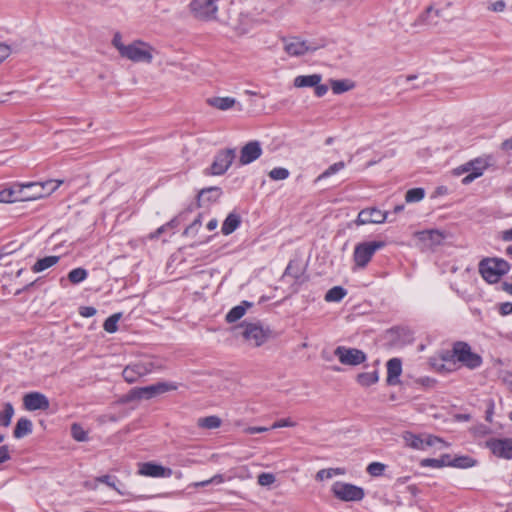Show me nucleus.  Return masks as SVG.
<instances>
[{"label":"nucleus","mask_w":512,"mask_h":512,"mask_svg":"<svg viewBox=\"0 0 512 512\" xmlns=\"http://www.w3.org/2000/svg\"><path fill=\"white\" fill-rule=\"evenodd\" d=\"M222 420L216 415L201 417L197 420V426L201 429H217L221 426Z\"/></svg>","instance_id":"nucleus-29"},{"label":"nucleus","mask_w":512,"mask_h":512,"mask_svg":"<svg viewBox=\"0 0 512 512\" xmlns=\"http://www.w3.org/2000/svg\"><path fill=\"white\" fill-rule=\"evenodd\" d=\"M10 458L9 449L7 445L0 447V464L6 462Z\"/></svg>","instance_id":"nucleus-59"},{"label":"nucleus","mask_w":512,"mask_h":512,"mask_svg":"<svg viewBox=\"0 0 512 512\" xmlns=\"http://www.w3.org/2000/svg\"><path fill=\"white\" fill-rule=\"evenodd\" d=\"M345 474L343 468H329L319 470L316 474V480L330 479L334 476H341Z\"/></svg>","instance_id":"nucleus-36"},{"label":"nucleus","mask_w":512,"mask_h":512,"mask_svg":"<svg viewBox=\"0 0 512 512\" xmlns=\"http://www.w3.org/2000/svg\"><path fill=\"white\" fill-rule=\"evenodd\" d=\"M425 196L423 188H413L406 192L405 200L408 203L421 201Z\"/></svg>","instance_id":"nucleus-39"},{"label":"nucleus","mask_w":512,"mask_h":512,"mask_svg":"<svg viewBox=\"0 0 512 512\" xmlns=\"http://www.w3.org/2000/svg\"><path fill=\"white\" fill-rule=\"evenodd\" d=\"M23 404L26 410H47L50 406L48 398L40 392H30L24 395Z\"/></svg>","instance_id":"nucleus-19"},{"label":"nucleus","mask_w":512,"mask_h":512,"mask_svg":"<svg viewBox=\"0 0 512 512\" xmlns=\"http://www.w3.org/2000/svg\"><path fill=\"white\" fill-rule=\"evenodd\" d=\"M222 194V191L219 187H209L202 189L198 194V206H201V201H204L205 198L207 201H216Z\"/></svg>","instance_id":"nucleus-30"},{"label":"nucleus","mask_w":512,"mask_h":512,"mask_svg":"<svg viewBox=\"0 0 512 512\" xmlns=\"http://www.w3.org/2000/svg\"><path fill=\"white\" fill-rule=\"evenodd\" d=\"M32 426L33 425H32L31 420H29L25 417L20 418L17 421L14 432H13L14 437L17 439H20V438L27 436L28 434H30L32 432Z\"/></svg>","instance_id":"nucleus-26"},{"label":"nucleus","mask_w":512,"mask_h":512,"mask_svg":"<svg viewBox=\"0 0 512 512\" xmlns=\"http://www.w3.org/2000/svg\"><path fill=\"white\" fill-rule=\"evenodd\" d=\"M434 12L435 17L438 18L441 16L440 10H434L432 6L427 7L424 14L421 15L420 20L423 23H426L428 25H435L437 23L436 20H430V14Z\"/></svg>","instance_id":"nucleus-46"},{"label":"nucleus","mask_w":512,"mask_h":512,"mask_svg":"<svg viewBox=\"0 0 512 512\" xmlns=\"http://www.w3.org/2000/svg\"><path fill=\"white\" fill-rule=\"evenodd\" d=\"M344 167H345V163L343 161L336 162L333 165L329 166L322 174H320L318 176L317 180H322V179L328 178L331 175L342 170Z\"/></svg>","instance_id":"nucleus-44"},{"label":"nucleus","mask_w":512,"mask_h":512,"mask_svg":"<svg viewBox=\"0 0 512 512\" xmlns=\"http://www.w3.org/2000/svg\"><path fill=\"white\" fill-rule=\"evenodd\" d=\"M102 483L104 484L103 490L106 492H108L110 490H115L120 495L128 494L123 491V482H118L119 486H116L115 482L106 481V482H102Z\"/></svg>","instance_id":"nucleus-49"},{"label":"nucleus","mask_w":512,"mask_h":512,"mask_svg":"<svg viewBox=\"0 0 512 512\" xmlns=\"http://www.w3.org/2000/svg\"><path fill=\"white\" fill-rule=\"evenodd\" d=\"M484 172L480 171V169H475V172H471L469 173L468 175H466L463 179H462V184L464 185H468L470 184L472 181H474L476 178L480 177L483 175Z\"/></svg>","instance_id":"nucleus-51"},{"label":"nucleus","mask_w":512,"mask_h":512,"mask_svg":"<svg viewBox=\"0 0 512 512\" xmlns=\"http://www.w3.org/2000/svg\"><path fill=\"white\" fill-rule=\"evenodd\" d=\"M402 373V362L399 358H392L387 362V384L397 385Z\"/></svg>","instance_id":"nucleus-22"},{"label":"nucleus","mask_w":512,"mask_h":512,"mask_svg":"<svg viewBox=\"0 0 512 512\" xmlns=\"http://www.w3.org/2000/svg\"><path fill=\"white\" fill-rule=\"evenodd\" d=\"M272 482H264V481H261V482H258V486H259V491L258 493L262 496V497H266L265 495V492L267 490L270 489V484Z\"/></svg>","instance_id":"nucleus-61"},{"label":"nucleus","mask_w":512,"mask_h":512,"mask_svg":"<svg viewBox=\"0 0 512 512\" xmlns=\"http://www.w3.org/2000/svg\"><path fill=\"white\" fill-rule=\"evenodd\" d=\"M11 53V49L8 45L0 43V63L4 61Z\"/></svg>","instance_id":"nucleus-57"},{"label":"nucleus","mask_w":512,"mask_h":512,"mask_svg":"<svg viewBox=\"0 0 512 512\" xmlns=\"http://www.w3.org/2000/svg\"><path fill=\"white\" fill-rule=\"evenodd\" d=\"M236 156V149L228 148L220 150L209 168L205 170L206 175H223L232 165Z\"/></svg>","instance_id":"nucleus-8"},{"label":"nucleus","mask_w":512,"mask_h":512,"mask_svg":"<svg viewBox=\"0 0 512 512\" xmlns=\"http://www.w3.org/2000/svg\"><path fill=\"white\" fill-rule=\"evenodd\" d=\"M61 184V181H54V180H48L45 182H27L26 187L28 189H35V192H31V200H36L45 196L50 195L52 192H54L59 185Z\"/></svg>","instance_id":"nucleus-17"},{"label":"nucleus","mask_w":512,"mask_h":512,"mask_svg":"<svg viewBox=\"0 0 512 512\" xmlns=\"http://www.w3.org/2000/svg\"><path fill=\"white\" fill-rule=\"evenodd\" d=\"M112 44L118 50L120 56H121V51H123L122 48L127 47V45L123 44L122 37H121L120 33H118V32L114 34Z\"/></svg>","instance_id":"nucleus-53"},{"label":"nucleus","mask_w":512,"mask_h":512,"mask_svg":"<svg viewBox=\"0 0 512 512\" xmlns=\"http://www.w3.org/2000/svg\"><path fill=\"white\" fill-rule=\"evenodd\" d=\"M79 314L83 317H92L96 314V309L91 306L80 307Z\"/></svg>","instance_id":"nucleus-55"},{"label":"nucleus","mask_w":512,"mask_h":512,"mask_svg":"<svg viewBox=\"0 0 512 512\" xmlns=\"http://www.w3.org/2000/svg\"><path fill=\"white\" fill-rule=\"evenodd\" d=\"M509 270L510 264L501 258H485L479 263V272L489 283H497Z\"/></svg>","instance_id":"nucleus-3"},{"label":"nucleus","mask_w":512,"mask_h":512,"mask_svg":"<svg viewBox=\"0 0 512 512\" xmlns=\"http://www.w3.org/2000/svg\"><path fill=\"white\" fill-rule=\"evenodd\" d=\"M252 304L244 301L242 305H238L233 307L227 314H226V321L228 323H234L240 318H242L246 312V307H250Z\"/></svg>","instance_id":"nucleus-28"},{"label":"nucleus","mask_w":512,"mask_h":512,"mask_svg":"<svg viewBox=\"0 0 512 512\" xmlns=\"http://www.w3.org/2000/svg\"><path fill=\"white\" fill-rule=\"evenodd\" d=\"M59 260V256H46L44 258L38 259L32 266V271L34 273L42 272L57 264Z\"/></svg>","instance_id":"nucleus-27"},{"label":"nucleus","mask_w":512,"mask_h":512,"mask_svg":"<svg viewBox=\"0 0 512 512\" xmlns=\"http://www.w3.org/2000/svg\"><path fill=\"white\" fill-rule=\"evenodd\" d=\"M500 313L503 316L509 315L512 313V303L505 302L500 305Z\"/></svg>","instance_id":"nucleus-60"},{"label":"nucleus","mask_w":512,"mask_h":512,"mask_svg":"<svg viewBox=\"0 0 512 512\" xmlns=\"http://www.w3.org/2000/svg\"><path fill=\"white\" fill-rule=\"evenodd\" d=\"M121 57L135 63L150 64L153 60L154 48L141 40H135L122 48Z\"/></svg>","instance_id":"nucleus-4"},{"label":"nucleus","mask_w":512,"mask_h":512,"mask_svg":"<svg viewBox=\"0 0 512 512\" xmlns=\"http://www.w3.org/2000/svg\"><path fill=\"white\" fill-rule=\"evenodd\" d=\"M442 360L457 361L469 369H476L482 365V357L474 353L468 343L462 341L455 342L451 350L445 351L442 354Z\"/></svg>","instance_id":"nucleus-1"},{"label":"nucleus","mask_w":512,"mask_h":512,"mask_svg":"<svg viewBox=\"0 0 512 512\" xmlns=\"http://www.w3.org/2000/svg\"><path fill=\"white\" fill-rule=\"evenodd\" d=\"M251 20L248 16L240 15V24L235 25L234 29L239 35H244L250 31Z\"/></svg>","instance_id":"nucleus-43"},{"label":"nucleus","mask_w":512,"mask_h":512,"mask_svg":"<svg viewBox=\"0 0 512 512\" xmlns=\"http://www.w3.org/2000/svg\"><path fill=\"white\" fill-rule=\"evenodd\" d=\"M138 474L151 478H171L178 477L172 469L154 462L138 463Z\"/></svg>","instance_id":"nucleus-13"},{"label":"nucleus","mask_w":512,"mask_h":512,"mask_svg":"<svg viewBox=\"0 0 512 512\" xmlns=\"http://www.w3.org/2000/svg\"><path fill=\"white\" fill-rule=\"evenodd\" d=\"M501 148L503 150H512V138H509V139H506L502 144H501Z\"/></svg>","instance_id":"nucleus-64"},{"label":"nucleus","mask_w":512,"mask_h":512,"mask_svg":"<svg viewBox=\"0 0 512 512\" xmlns=\"http://www.w3.org/2000/svg\"><path fill=\"white\" fill-rule=\"evenodd\" d=\"M206 102L213 108L225 111L231 109L236 104V99L232 97H211Z\"/></svg>","instance_id":"nucleus-23"},{"label":"nucleus","mask_w":512,"mask_h":512,"mask_svg":"<svg viewBox=\"0 0 512 512\" xmlns=\"http://www.w3.org/2000/svg\"><path fill=\"white\" fill-rule=\"evenodd\" d=\"M122 314L115 313L107 318L103 324V328L105 331L109 333H114L117 330V323L120 320Z\"/></svg>","instance_id":"nucleus-41"},{"label":"nucleus","mask_w":512,"mask_h":512,"mask_svg":"<svg viewBox=\"0 0 512 512\" xmlns=\"http://www.w3.org/2000/svg\"><path fill=\"white\" fill-rule=\"evenodd\" d=\"M334 355L339 359L343 365L357 366L366 360V354L357 348H348L345 346H338L334 350Z\"/></svg>","instance_id":"nucleus-11"},{"label":"nucleus","mask_w":512,"mask_h":512,"mask_svg":"<svg viewBox=\"0 0 512 512\" xmlns=\"http://www.w3.org/2000/svg\"><path fill=\"white\" fill-rule=\"evenodd\" d=\"M385 246L384 241L362 242L355 246L353 260L356 268L363 269L371 261L374 253Z\"/></svg>","instance_id":"nucleus-6"},{"label":"nucleus","mask_w":512,"mask_h":512,"mask_svg":"<svg viewBox=\"0 0 512 512\" xmlns=\"http://www.w3.org/2000/svg\"><path fill=\"white\" fill-rule=\"evenodd\" d=\"M14 415V408L11 403H6L4 409L0 412V425L8 427Z\"/></svg>","instance_id":"nucleus-37"},{"label":"nucleus","mask_w":512,"mask_h":512,"mask_svg":"<svg viewBox=\"0 0 512 512\" xmlns=\"http://www.w3.org/2000/svg\"><path fill=\"white\" fill-rule=\"evenodd\" d=\"M448 464H450V455H448V454H444L438 459H432V458L424 459L421 462L422 466H429V467H435V468L448 466Z\"/></svg>","instance_id":"nucleus-34"},{"label":"nucleus","mask_w":512,"mask_h":512,"mask_svg":"<svg viewBox=\"0 0 512 512\" xmlns=\"http://www.w3.org/2000/svg\"><path fill=\"white\" fill-rule=\"evenodd\" d=\"M240 223V216L236 213H230L224 220L221 231L224 235H229L239 227Z\"/></svg>","instance_id":"nucleus-25"},{"label":"nucleus","mask_w":512,"mask_h":512,"mask_svg":"<svg viewBox=\"0 0 512 512\" xmlns=\"http://www.w3.org/2000/svg\"><path fill=\"white\" fill-rule=\"evenodd\" d=\"M386 465L380 462H372L367 467V472L371 477H381L384 475Z\"/></svg>","instance_id":"nucleus-42"},{"label":"nucleus","mask_w":512,"mask_h":512,"mask_svg":"<svg viewBox=\"0 0 512 512\" xmlns=\"http://www.w3.org/2000/svg\"><path fill=\"white\" fill-rule=\"evenodd\" d=\"M475 460L468 456L456 457L453 460L450 458V466L458 467V468H469L474 466Z\"/></svg>","instance_id":"nucleus-40"},{"label":"nucleus","mask_w":512,"mask_h":512,"mask_svg":"<svg viewBox=\"0 0 512 512\" xmlns=\"http://www.w3.org/2000/svg\"><path fill=\"white\" fill-rule=\"evenodd\" d=\"M27 183H14L0 191V202L13 203L18 201H31L29 189L26 187Z\"/></svg>","instance_id":"nucleus-9"},{"label":"nucleus","mask_w":512,"mask_h":512,"mask_svg":"<svg viewBox=\"0 0 512 512\" xmlns=\"http://www.w3.org/2000/svg\"><path fill=\"white\" fill-rule=\"evenodd\" d=\"M296 425H297V423L295 421H293L291 418H284V419L275 421L272 424L271 429L282 428V427H295Z\"/></svg>","instance_id":"nucleus-50"},{"label":"nucleus","mask_w":512,"mask_h":512,"mask_svg":"<svg viewBox=\"0 0 512 512\" xmlns=\"http://www.w3.org/2000/svg\"><path fill=\"white\" fill-rule=\"evenodd\" d=\"M270 428H267V427H246L243 432L245 434H249V435H252V434H256V433H263V432H267Z\"/></svg>","instance_id":"nucleus-56"},{"label":"nucleus","mask_w":512,"mask_h":512,"mask_svg":"<svg viewBox=\"0 0 512 512\" xmlns=\"http://www.w3.org/2000/svg\"><path fill=\"white\" fill-rule=\"evenodd\" d=\"M331 491L337 499L345 502L361 501L365 496L363 488L349 482H334Z\"/></svg>","instance_id":"nucleus-7"},{"label":"nucleus","mask_w":512,"mask_h":512,"mask_svg":"<svg viewBox=\"0 0 512 512\" xmlns=\"http://www.w3.org/2000/svg\"><path fill=\"white\" fill-rule=\"evenodd\" d=\"M314 89H315V95L317 97H322V96H324L327 93L328 86L324 85V84H321V82H320L319 84L314 86Z\"/></svg>","instance_id":"nucleus-58"},{"label":"nucleus","mask_w":512,"mask_h":512,"mask_svg":"<svg viewBox=\"0 0 512 512\" xmlns=\"http://www.w3.org/2000/svg\"><path fill=\"white\" fill-rule=\"evenodd\" d=\"M403 438L407 446L414 449L425 450L423 438L420 436L407 432Z\"/></svg>","instance_id":"nucleus-33"},{"label":"nucleus","mask_w":512,"mask_h":512,"mask_svg":"<svg viewBox=\"0 0 512 512\" xmlns=\"http://www.w3.org/2000/svg\"><path fill=\"white\" fill-rule=\"evenodd\" d=\"M501 239L503 241H512V228L501 232Z\"/></svg>","instance_id":"nucleus-63"},{"label":"nucleus","mask_w":512,"mask_h":512,"mask_svg":"<svg viewBox=\"0 0 512 512\" xmlns=\"http://www.w3.org/2000/svg\"><path fill=\"white\" fill-rule=\"evenodd\" d=\"M154 363L150 360H143L125 367L122 372L123 378L128 383L136 382L140 377H143L154 370Z\"/></svg>","instance_id":"nucleus-10"},{"label":"nucleus","mask_w":512,"mask_h":512,"mask_svg":"<svg viewBox=\"0 0 512 512\" xmlns=\"http://www.w3.org/2000/svg\"><path fill=\"white\" fill-rule=\"evenodd\" d=\"M505 7H506L505 2L502 0H498L494 3H490L488 6V10L493 11V12H502V11H504Z\"/></svg>","instance_id":"nucleus-54"},{"label":"nucleus","mask_w":512,"mask_h":512,"mask_svg":"<svg viewBox=\"0 0 512 512\" xmlns=\"http://www.w3.org/2000/svg\"><path fill=\"white\" fill-rule=\"evenodd\" d=\"M379 380L378 372H363L357 375V382L363 387H369Z\"/></svg>","instance_id":"nucleus-31"},{"label":"nucleus","mask_w":512,"mask_h":512,"mask_svg":"<svg viewBox=\"0 0 512 512\" xmlns=\"http://www.w3.org/2000/svg\"><path fill=\"white\" fill-rule=\"evenodd\" d=\"M353 88V85L349 83L347 80H332L331 81V89L334 94H341L349 91Z\"/></svg>","instance_id":"nucleus-38"},{"label":"nucleus","mask_w":512,"mask_h":512,"mask_svg":"<svg viewBox=\"0 0 512 512\" xmlns=\"http://www.w3.org/2000/svg\"><path fill=\"white\" fill-rule=\"evenodd\" d=\"M407 493L410 495L409 497H404V499L412 500L418 494V489L415 485H410L407 487Z\"/></svg>","instance_id":"nucleus-62"},{"label":"nucleus","mask_w":512,"mask_h":512,"mask_svg":"<svg viewBox=\"0 0 512 512\" xmlns=\"http://www.w3.org/2000/svg\"><path fill=\"white\" fill-rule=\"evenodd\" d=\"M284 49L290 56H302L313 48L299 38H291L286 42Z\"/></svg>","instance_id":"nucleus-21"},{"label":"nucleus","mask_w":512,"mask_h":512,"mask_svg":"<svg viewBox=\"0 0 512 512\" xmlns=\"http://www.w3.org/2000/svg\"><path fill=\"white\" fill-rule=\"evenodd\" d=\"M322 80L320 74L299 75L294 79V86L297 88L314 87Z\"/></svg>","instance_id":"nucleus-24"},{"label":"nucleus","mask_w":512,"mask_h":512,"mask_svg":"<svg viewBox=\"0 0 512 512\" xmlns=\"http://www.w3.org/2000/svg\"><path fill=\"white\" fill-rule=\"evenodd\" d=\"M289 171L286 168L276 167L269 172V177L272 180L279 181L285 180L289 177Z\"/></svg>","instance_id":"nucleus-45"},{"label":"nucleus","mask_w":512,"mask_h":512,"mask_svg":"<svg viewBox=\"0 0 512 512\" xmlns=\"http://www.w3.org/2000/svg\"><path fill=\"white\" fill-rule=\"evenodd\" d=\"M88 276V272L84 268H75L72 269L68 275L67 278L72 284H79L83 282Z\"/></svg>","instance_id":"nucleus-35"},{"label":"nucleus","mask_w":512,"mask_h":512,"mask_svg":"<svg viewBox=\"0 0 512 512\" xmlns=\"http://www.w3.org/2000/svg\"><path fill=\"white\" fill-rule=\"evenodd\" d=\"M487 446L495 456L512 459V438H494L487 441Z\"/></svg>","instance_id":"nucleus-18"},{"label":"nucleus","mask_w":512,"mask_h":512,"mask_svg":"<svg viewBox=\"0 0 512 512\" xmlns=\"http://www.w3.org/2000/svg\"><path fill=\"white\" fill-rule=\"evenodd\" d=\"M347 294V291L341 286H335L329 289L325 295V300L327 302H339L341 301Z\"/></svg>","instance_id":"nucleus-32"},{"label":"nucleus","mask_w":512,"mask_h":512,"mask_svg":"<svg viewBox=\"0 0 512 512\" xmlns=\"http://www.w3.org/2000/svg\"><path fill=\"white\" fill-rule=\"evenodd\" d=\"M175 226V220H171L168 223L159 227L154 233L151 234V238H158L162 233H164L168 228H173Z\"/></svg>","instance_id":"nucleus-52"},{"label":"nucleus","mask_w":512,"mask_h":512,"mask_svg":"<svg viewBox=\"0 0 512 512\" xmlns=\"http://www.w3.org/2000/svg\"><path fill=\"white\" fill-rule=\"evenodd\" d=\"M492 164H493L492 156L478 157V158L470 160V161L466 162L465 164L455 168L453 170V174L456 176H460L464 173L475 172V169H480V171L484 172Z\"/></svg>","instance_id":"nucleus-16"},{"label":"nucleus","mask_w":512,"mask_h":512,"mask_svg":"<svg viewBox=\"0 0 512 512\" xmlns=\"http://www.w3.org/2000/svg\"><path fill=\"white\" fill-rule=\"evenodd\" d=\"M415 237L419 240L423 248L434 249L444 242L447 235L444 231L430 229L416 232Z\"/></svg>","instance_id":"nucleus-14"},{"label":"nucleus","mask_w":512,"mask_h":512,"mask_svg":"<svg viewBox=\"0 0 512 512\" xmlns=\"http://www.w3.org/2000/svg\"><path fill=\"white\" fill-rule=\"evenodd\" d=\"M425 449L430 446H435L436 444H441L442 447H447L448 445L439 437L434 435H426L423 438Z\"/></svg>","instance_id":"nucleus-47"},{"label":"nucleus","mask_w":512,"mask_h":512,"mask_svg":"<svg viewBox=\"0 0 512 512\" xmlns=\"http://www.w3.org/2000/svg\"><path fill=\"white\" fill-rule=\"evenodd\" d=\"M239 329L244 341L254 348L262 346L273 337L272 330L269 327H263L260 322L244 321L239 326L233 328L234 331Z\"/></svg>","instance_id":"nucleus-2"},{"label":"nucleus","mask_w":512,"mask_h":512,"mask_svg":"<svg viewBox=\"0 0 512 512\" xmlns=\"http://www.w3.org/2000/svg\"><path fill=\"white\" fill-rule=\"evenodd\" d=\"M71 433L75 440L84 441L86 440V432L78 424H73L71 427Z\"/></svg>","instance_id":"nucleus-48"},{"label":"nucleus","mask_w":512,"mask_h":512,"mask_svg":"<svg viewBox=\"0 0 512 512\" xmlns=\"http://www.w3.org/2000/svg\"><path fill=\"white\" fill-rule=\"evenodd\" d=\"M177 389V385L168 382H158L145 387H135L126 395L128 401L146 399L149 400L158 395Z\"/></svg>","instance_id":"nucleus-5"},{"label":"nucleus","mask_w":512,"mask_h":512,"mask_svg":"<svg viewBox=\"0 0 512 512\" xmlns=\"http://www.w3.org/2000/svg\"><path fill=\"white\" fill-rule=\"evenodd\" d=\"M190 8L194 16L201 20H212L216 18V0H192Z\"/></svg>","instance_id":"nucleus-12"},{"label":"nucleus","mask_w":512,"mask_h":512,"mask_svg":"<svg viewBox=\"0 0 512 512\" xmlns=\"http://www.w3.org/2000/svg\"><path fill=\"white\" fill-rule=\"evenodd\" d=\"M262 154V148L258 141H250L244 145L240 151L239 162L241 165H247L257 160Z\"/></svg>","instance_id":"nucleus-20"},{"label":"nucleus","mask_w":512,"mask_h":512,"mask_svg":"<svg viewBox=\"0 0 512 512\" xmlns=\"http://www.w3.org/2000/svg\"><path fill=\"white\" fill-rule=\"evenodd\" d=\"M388 218V213L381 211L377 207H368L362 209L355 220L357 226L365 224H382Z\"/></svg>","instance_id":"nucleus-15"}]
</instances>
